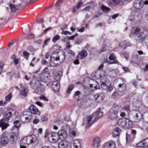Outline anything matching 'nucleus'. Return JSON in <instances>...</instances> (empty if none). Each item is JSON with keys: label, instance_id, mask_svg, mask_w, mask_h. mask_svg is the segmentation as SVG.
<instances>
[{"label": "nucleus", "instance_id": "nucleus-54", "mask_svg": "<svg viewBox=\"0 0 148 148\" xmlns=\"http://www.w3.org/2000/svg\"><path fill=\"white\" fill-rule=\"evenodd\" d=\"M67 25L66 24L64 25L63 26L61 27V29L63 31L64 29H67Z\"/></svg>", "mask_w": 148, "mask_h": 148}, {"label": "nucleus", "instance_id": "nucleus-28", "mask_svg": "<svg viewBox=\"0 0 148 148\" xmlns=\"http://www.w3.org/2000/svg\"><path fill=\"white\" fill-rule=\"evenodd\" d=\"M18 136V133L15 134L13 133L10 136V137L13 141H15L19 138Z\"/></svg>", "mask_w": 148, "mask_h": 148}, {"label": "nucleus", "instance_id": "nucleus-63", "mask_svg": "<svg viewBox=\"0 0 148 148\" xmlns=\"http://www.w3.org/2000/svg\"><path fill=\"white\" fill-rule=\"evenodd\" d=\"M68 40L69 39L67 37L63 39L62 40V41L63 42H67L68 41Z\"/></svg>", "mask_w": 148, "mask_h": 148}, {"label": "nucleus", "instance_id": "nucleus-40", "mask_svg": "<svg viewBox=\"0 0 148 148\" xmlns=\"http://www.w3.org/2000/svg\"><path fill=\"white\" fill-rule=\"evenodd\" d=\"M136 146L138 147H145L144 140L141 141L136 144Z\"/></svg>", "mask_w": 148, "mask_h": 148}, {"label": "nucleus", "instance_id": "nucleus-33", "mask_svg": "<svg viewBox=\"0 0 148 148\" xmlns=\"http://www.w3.org/2000/svg\"><path fill=\"white\" fill-rule=\"evenodd\" d=\"M119 3V0H109L110 4L111 5H115L118 4Z\"/></svg>", "mask_w": 148, "mask_h": 148}, {"label": "nucleus", "instance_id": "nucleus-2", "mask_svg": "<svg viewBox=\"0 0 148 148\" xmlns=\"http://www.w3.org/2000/svg\"><path fill=\"white\" fill-rule=\"evenodd\" d=\"M122 108L120 105H115L110 111L108 115L109 118L112 120H116L118 117V114Z\"/></svg>", "mask_w": 148, "mask_h": 148}, {"label": "nucleus", "instance_id": "nucleus-1", "mask_svg": "<svg viewBox=\"0 0 148 148\" xmlns=\"http://www.w3.org/2000/svg\"><path fill=\"white\" fill-rule=\"evenodd\" d=\"M65 58L64 53L59 55L57 52L53 51L50 57L49 64L53 67L58 66L62 63Z\"/></svg>", "mask_w": 148, "mask_h": 148}, {"label": "nucleus", "instance_id": "nucleus-61", "mask_svg": "<svg viewBox=\"0 0 148 148\" xmlns=\"http://www.w3.org/2000/svg\"><path fill=\"white\" fill-rule=\"evenodd\" d=\"M80 92L79 91H76L75 93L73 94V97H74L75 96H78L80 93Z\"/></svg>", "mask_w": 148, "mask_h": 148}, {"label": "nucleus", "instance_id": "nucleus-35", "mask_svg": "<svg viewBox=\"0 0 148 148\" xmlns=\"http://www.w3.org/2000/svg\"><path fill=\"white\" fill-rule=\"evenodd\" d=\"M134 105L136 108H139L141 105V102L138 100H136L134 103Z\"/></svg>", "mask_w": 148, "mask_h": 148}, {"label": "nucleus", "instance_id": "nucleus-56", "mask_svg": "<svg viewBox=\"0 0 148 148\" xmlns=\"http://www.w3.org/2000/svg\"><path fill=\"white\" fill-rule=\"evenodd\" d=\"M47 118L45 116H43L40 119V121L42 122H45L47 121Z\"/></svg>", "mask_w": 148, "mask_h": 148}, {"label": "nucleus", "instance_id": "nucleus-32", "mask_svg": "<svg viewBox=\"0 0 148 148\" xmlns=\"http://www.w3.org/2000/svg\"><path fill=\"white\" fill-rule=\"evenodd\" d=\"M12 97V95L11 93H9L8 95L6 96L5 101L4 102V104H6L7 103V101L10 100Z\"/></svg>", "mask_w": 148, "mask_h": 148}, {"label": "nucleus", "instance_id": "nucleus-31", "mask_svg": "<svg viewBox=\"0 0 148 148\" xmlns=\"http://www.w3.org/2000/svg\"><path fill=\"white\" fill-rule=\"evenodd\" d=\"M118 90L119 92L124 91L126 89V86L125 84H119V85Z\"/></svg>", "mask_w": 148, "mask_h": 148}, {"label": "nucleus", "instance_id": "nucleus-46", "mask_svg": "<svg viewBox=\"0 0 148 148\" xmlns=\"http://www.w3.org/2000/svg\"><path fill=\"white\" fill-rule=\"evenodd\" d=\"M61 34L62 35H67L68 34H69L70 35H71V33L69 32L68 31L63 30L61 32Z\"/></svg>", "mask_w": 148, "mask_h": 148}, {"label": "nucleus", "instance_id": "nucleus-43", "mask_svg": "<svg viewBox=\"0 0 148 148\" xmlns=\"http://www.w3.org/2000/svg\"><path fill=\"white\" fill-rule=\"evenodd\" d=\"M101 9L104 12H108L110 10V9L109 8L104 5L101 6Z\"/></svg>", "mask_w": 148, "mask_h": 148}, {"label": "nucleus", "instance_id": "nucleus-16", "mask_svg": "<svg viewBox=\"0 0 148 148\" xmlns=\"http://www.w3.org/2000/svg\"><path fill=\"white\" fill-rule=\"evenodd\" d=\"M95 98L96 101L98 103L101 102L104 99L103 95L101 93H99L95 95Z\"/></svg>", "mask_w": 148, "mask_h": 148}, {"label": "nucleus", "instance_id": "nucleus-13", "mask_svg": "<svg viewBox=\"0 0 148 148\" xmlns=\"http://www.w3.org/2000/svg\"><path fill=\"white\" fill-rule=\"evenodd\" d=\"M101 141L100 138L98 137H95L92 140L93 147L95 148H98L100 146Z\"/></svg>", "mask_w": 148, "mask_h": 148}, {"label": "nucleus", "instance_id": "nucleus-47", "mask_svg": "<svg viewBox=\"0 0 148 148\" xmlns=\"http://www.w3.org/2000/svg\"><path fill=\"white\" fill-rule=\"evenodd\" d=\"M39 98L41 100H43L45 101H48V99H47L44 95H41L39 97Z\"/></svg>", "mask_w": 148, "mask_h": 148}, {"label": "nucleus", "instance_id": "nucleus-58", "mask_svg": "<svg viewBox=\"0 0 148 148\" xmlns=\"http://www.w3.org/2000/svg\"><path fill=\"white\" fill-rule=\"evenodd\" d=\"M36 104L38 106L41 107H43V105L40 102L38 101H37L36 103Z\"/></svg>", "mask_w": 148, "mask_h": 148}, {"label": "nucleus", "instance_id": "nucleus-53", "mask_svg": "<svg viewBox=\"0 0 148 148\" xmlns=\"http://www.w3.org/2000/svg\"><path fill=\"white\" fill-rule=\"evenodd\" d=\"M144 142L145 147H148V138L144 140Z\"/></svg>", "mask_w": 148, "mask_h": 148}, {"label": "nucleus", "instance_id": "nucleus-36", "mask_svg": "<svg viewBox=\"0 0 148 148\" xmlns=\"http://www.w3.org/2000/svg\"><path fill=\"white\" fill-rule=\"evenodd\" d=\"M23 55L25 58L27 60H28V58L30 55V53L26 51H24L23 52Z\"/></svg>", "mask_w": 148, "mask_h": 148}, {"label": "nucleus", "instance_id": "nucleus-15", "mask_svg": "<svg viewBox=\"0 0 148 148\" xmlns=\"http://www.w3.org/2000/svg\"><path fill=\"white\" fill-rule=\"evenodd\" d=\"M134 6L136 9H141L143 7V2L140 0H136L134 2Z\"/></svg>", "mask_w": 148, "mask_h": 148}, {"label": "nucleus", "instance_id": "nucleus-45", "mask_svg": "<svg viewBox=\"0 0 148 148\" xmlns=\"http://www.w3.org/2000/svg\"><path fill=\"white\" fill-rule=\"evenodd\" d=\"M4 66V63L2 62L0 63V75H1Z\"/></svg>", "mask_w": 148, "mask_h": 148}, {"label": "nucleus", "instance_id": "nucleus-62", "mask_svg": "<svg viewBox=\"0 0 148 148\" xmlns=\"http://www.w3.org/2000/svg\"><path fill=\"white\" fill-rule=\"evenodd\" d=\"M119 15V14L117 13L115 14L114 15H113L112 16V18L113 19H115Z\"/></svg>", "mask_w": 148, "mask_h": 148}, {"label": "nucleus", "instance_id": "nucleus-25", "mask_svg": "<svg viewBox=\"0 0 148 148\" xmlns=\"http://www.w3.org/2000/svg\"><path fill=\"white\" fill-rule=\"evenodd\" d=\"M74 148H81V143L80 141L77 140H75L73 143Z\"/></svg>", "mask_w": 148, "mask_h": 148}, {"label": "nucleus", "instance_id": "nucleus-10", "mask_svg": "<svg viewBox=\"0 0 148 148\" xmlns=\"http://www.w3.org/2000/svg\"><path fill=\"white\" fill-rule=\"evenodd\" d=\"M59 138V137L58 134L53 132L51 134V136H49V139L51 143H55L58 141Z\"/></svg>", "mask_w": 148, "mask_h": 148}, {"label": "nucleus", "instance_id": "nucleus-21", "mask_svg": "<svg viewBox=\"0 0 148 148\" xmlns=\"http://www.w3.org/2000/svg\"><path fill=\"white\" fill-rule=\"evenodd\" d=\"M69 145V143L66 140H64L60 142L58 145L59 148H64L67 147Z\"/></svg>", "mask_w": 148, "mask_h": 148}, {"label": "nucleus", "instance_id": "nucleus-37", "mask_svg": "<svg viewBox=\"0 0 148 148\" xmlns=\"http://www.w3.org/2000/svg\"><path fill=\"white\" fill-rule=\"evenodd\" d=\"M74 88L73 85L72 84L69 85L67 89L66 90V93L68 94H70L71 91Z\"/></svg>", "mask_w": 148, "mask_h": 148}, {"label": "nucleus", "instance_id": "nucleus-20", "mask_svg": "<svg viewBox=\"0 0 148 148\" xmlns=\"http://www.w3.org/2000/svg\"><path fill=\"white\" fill-rule=\"evenodd\" d=\"M87 53L85 50H83L77 56V58L82 59L85 58L87 56Z\"/></svg>", "mask_w": 148, "mask_h": 148}, {"label": "nucleus", "instance_id": "nucleus-26", "mask_svg": "<svg viewBox=\"0 0 148 148\" xmlns=\"http://www.w3.org/2000/svg\"><path fill=\"white\" fill-rule=\"evenodd\" d=\"M121 131V130L118 127L115 128L113 131L112 133L114 137L119 136Z\"/></svg>", "mask_w": 148, "mask_h": 148}, {"label": "nucleus", "instance_id": "nucleus-39", "mask_svg": "<svg viewBox=\"0 0 148 148\" xmlns=\"http://www.w3.org/2000/svg\"><path fill=\"white\" fill-rule=\"evenodd\" d=\"M9 6L11 11L13 12H15L17 9V6H16L14 4H10Z\"/></svg>", "mask_w": 148, "mask_h": 148}, {"label": "nucleus", "instance_id": "nucleus-4", "mask_svg": "<svg viewBox=\"0 0 148 148\" xmlns=\"http://www.w3.org/2000/svg\"><path fill=\"white\" fill-rule=\"evenodd\" d=\"M32 116V114L30 112L25 111L20 114V119L22 123H27L29 122Z\"/></svg>", "mask_w": 148, "mask_h": 148}, {"label": "nucleus", "instance_id": "nucleus-14", "mask_svg": "<svg viewBox=\"0 0 148 148\" xmlns=\"http://www.w3.org/2000/svg\"><path fill=\"white\" fill-rule=\"evenodd\" d=\"M59 138L60 139H65L67 137V133L66 130L61 129L58 132Z\"/></svg>", "mask_w": 148, "mask_h": 148}, {"label": "nucleus", "instance_id": "nucleus-57", "mask_svg": "<svg viewBox=\"0 0 148 148\" xmlns=\"http://www.w3.org/2000/svg\"><path fill=\"white\" fill-rule=\"evenodd\" d=\"M40 121V120L37 118H35L33 121V123L34 124H37Z\"/></svg>", "mask_w": 148, "mask_h": 148}, {"label": "nucleus", "instance_id": "nucleus-48", "mask_svg": "<svg viewBox=\"0 0 148 148\" xmlns=\"http://www.w3.org/2000/svg\"><path fill=\"white\" fill-rule=\"evenodd\" d=\"M131 140V138L130 135L127 134H126V140L127 142H129Z\"/></svg>", "mask_w": 148, "mask_h": 148}, {"label": "nucleus", "instance_id": "nucleus-51", "mask_svg": "<svg viewBox=\"0 0 148 148\" xmlns=\"http://www.w3.org/2000/svg\"><path fill=\"white\" fill-rule=\"evenodd\" d=\"M91 9V7L90 6H86L84 10L85 11H88Z\"/></svg>", "mask_w": 148, "mask_h": 148}, {"label": "nucleus", "instance_id": "nucleus-44", "mask_svg": "<svg viewBox=\"0 0 148 148\" xmlns=\"http://www.w3.org/2000/svg\"><path fill=\"white\" fill-rule=\"evenodd\" d=\"M60 38L59 35H57L55 36L52 39V41L53 42H55L58 40Z\"/></svg>", "mask_w": 148, "mask_h": 148}, {"label": "nucleus", "instance_id": "nucleus-38", "mask_svg": "<svg viewBox=\"0 0 148 148\" xmlns=\"http://www.w3.org/2000/svg\"><path fill=\"white\" fill-rule=\"evenodd\" d=\"M122 108H123L122 109H123L128 114H129L130 112V106L129 105L125 106L123 108L122 107Z\"/></svg>", "mask_w": 148, "mask_h": 148}, {"label": "nucleus", "instance_id": "nucleus-17", "mask_svg": "<svg viewBox=\"0 0 148 148\" xmlns=\"http://www.w3.org/2000/svg\"><path fill=\"white\" fill-rule=\"evenodd\" d=\"M29 109L31 111L30 113L34 114H37L39 115L40 114V112L39 111L35 106L33 105H31L29 107Z\"/></svg>", "mask_w": 148, "mask_h": 148}, {"label": "nucleus", "instance_id": "nucleus-7", "mask_svg": "<svg viewBox=\"0 0 148 148\" xmlns=\"http://www.w3.org/2000/svg\"><path fill=\"white\" fill-rule=\"evenodd\" d=\"M9 135L7 132H5L1 135V145H5L8 144L9 140Z\"/></svg>", "mask_w": 148, "mask_h": 148}, {"label": "nucleus", "instance_id": "nucleus-49", "mask_svg": "<svg viewBox=\"0 0 148 148\" xmlns=\"http://www.w3.org/2000/svg\"><path fill=\"white\" fill-rule=\"evenodd\" d=\"M70 135L71 136L75 137L76 136V132L74 131H71L69 132Z\"/></svg>", "mask_w": 148, "mask_h": 148}, {"label": "nucleus", "instance_id": "nucleus-3", "mask_svg": "<svg viewBox=\"0 0 148 148\" xmlns=\"http://www.w3.org/2000/svg\"><path fill=\"white\" fill-rule=\"evenodd\" d=\"M130 116L132 118L133 121L135 123L138 122L143 119L142 114L138 110H132L130 113Z\"/></svg>", "mask_w": 148, "mask_h": 148}, {"label": "nucleus", "instance_id": "nucleus-64", "mask_svg": "<svg viewBox=\"0 0 148 148\" xmlns=\"http://www.w3.org/2000/svg\"><path fill=\"white\" fill-rule=\"evenodd\" d=\"M122 69L125 72H128L129 71V70L127 67H123Z\"/></svg>", "mask_w": 148, "mask_h": 148}, {"label": "nucleus", "instance_id": "nucleus-8", "mask_svg": "<svg viewBox=\"0 0 148 148\" xmlns=\"http://www.w3.org/2000/svg\"><path fill=\"white\" fill-rule=\"evenodd\" d=\"M95 114H92L87 116L86 118V120L84 121V124H86L87 127H89L95 121V120H92L94 117Z\"/></svg>", "mask_w": 148, "mask_h": 148}, {"label": "nucleus", "instance_id": "nucleus-18", "mask_svg": "<svg viewBox=\"0 0 148 148\" xmlns=\"http://www.w3.org/2000/svg\"><path fill=\"white\" fill-rule=\"evenodd\" d=\"M52 88L55 91L58 92L60 88V83L58 81H54L52 85Z\"/></svg>", "mask_w": 148, "mask_h": 148}, {"label": "nucleus", "instance_id": "nucleus-11", "mask_svg": "<svg viewBox=\"0 0 148 148\" xmlns=\"http://www.w3.org/2000/svg\"><path fill=\"white\" fill-rule=\"evenodd\" d=\"M18 114L17 111L14 110H12L5 113L4 115L6 119H8L12 116H16Z\"/></svg>", "mask_w": 148, "mask_h": 148}, {"label": "nucleus", "instance_id": "nucleus-24", "mask_svg": "<svg viewBox=\"0 0 148 148\" xmlns=\"http://www.w3.org/2000/svg\"><path fill=\"white\" fill-rule=\"evenodd\" d=\"M29 91L28 88L24 87L20 91V94L24 97H26Z\"/></svg>", "mask_w": 148, "mask_h": 148}, {"label": "nucleus", "instance_id": "nucleus-27", "mask_svg": "<svg viewBox=\"0 0 148 148\" xmlns=\"http://www.w3.org/2000/svg\"><path fill=\"white\" fill-rule=\"evenodd\" d=\"M109 59L110 60H113L109 64H116L118 63L117 60H116V58L113 54H111L110 56Z\"/></svg>", "mask_w": 148, "mask_h": 148}, {"label": "nucleus", "instance_id": "nucleus-34", "mask_svg": "<svg viewBox=\"0 0 148 148\" xmlns=\"http://www.w3.org/2000/svg\"><path fill=\"white\" fill-rule=\"evenodd\" d=\"M93 114H95L94 115V116L96 115V118H95L94 119L96 120V119L100 118L103 115L102 113L100 111L97 112Z\"/></svg>", "mask_w": 148, "mask_h": 148}, {"label": "nucleus", "instance_id": "nucleus-41", "mask_svg": "<svg viewBox=\"0 0 148 148\" xmlns=\"http://www.w3.org/2000/svg\"><path fill=\"white\" fill-rule=\"evenodd\" d=\"M21 144V145H28L27 144V141L26 137L22 139L20 141Z\"/></svg>", "mask_w": 148, "mask_h": 148}, {"label": "nucleus", "instance_id": "nucleus-5", "mask_svg": "<svg viewBox=\"0 0 148 148\" xmlns=\"http://www.w3.org/2000/svg\"><path fill=\"white\" fill-rule=\"evenodd\" d=\"M118 125L124 129L131 128L132 126V123L128 119L123 118L119 120Z\"/></svg>", "mask_w": 148, "mask_h": 148}, {"label": "nucleus", "instance_id": "nucleus-29", "mask_svg": "<svg viewBox=\"0 0 148 148\" xmlns=\"http://www.w3.org/2000/svg\"><path fill=\"white\" fill-rule=\"evenodd\" d=\"M62 72L61 71H58L57 72L55 75V78L56 81H58L60 79L62 75Z\"/></svg>", "mask_w": 148, "mask_h": 148}, {"label": "nucleus", "instance_id": "nucleus-55", "mask_svg": "<svg viewBox=\"0 0 148 148\" xmlns=\"http://www.w3.org/2000/svg\"><path fill=\"white\" fill-rule=\"evenodd\" d=\"M119 94L118 92H114L113 93L112 96L116 98L119 96Z\"/></svg>", "mask_w": 148, "mask_h": 148}, {"label": "nucleus", "instance_id": "nucleus-30", "mask_svg": "<svg viewBox=\"0 0 148 148\" xmlns=\"http://www.w3.org/2000/svg\"><path fill=\"white\" fill-rule=\"evenodd\" d=\"M82 4V2H79L76 5V6H74L73 10V12L75 13L77 11L79 8Z\"/></svg>", "mask_w": 148, "mask_h": 148}, {"label": "nucleus", "instance_id": "nucleus-22", "mask_svg": "<svg viewBox=\"0 0 148 148\" xmlns=\"http://www.w3.org/2000/svg\"><path fill=\"white\" fill-rule=\"evenodd\" d=\"M9 125L8 123L4 121L3 119L0 120V127L2 130H5Z\"/></svg>", "mask_w": 148, "mask_h": 148}, {"label": "nucleus", "instance_id": "nucleus-50", "mask_svg": "<svg viewBox=\"0 0 148 148\" xmlns=\"http://www.w3.org/2000/svg\"><path fill=\"white\" fill-rule=\"evenodd\" d=\"M41 63L42 64L47 65L48 64V62L44 58L42 59Z\"/></svg>", "mask_w": 148, "mask_h": 148}, {"label": "nucleus", "instance_id": "nucleus-19", "mask_svg": "<svg viewBox=\"0 0 148 148\" xmlns=\"http://www.w3.org/2000/svg\"><path fill=\"white\" fill-rule=\"evenodd\" d=\"M115 144L112 141L106 143L103 145V148H115Z\"/></svg>", "mask_w": 148, "mask_h": 148}, {"label": "nucleus", "instance_id": "nucleus-52", "mask_svg": "<svg viewBox=\"0 0 148 148\" xmlns=\"http://www.w3.org/2000/svg\"><path fill=\"white\" fill-rule=\"evenodd\" d=\"M62 1L61 0L58 1L55 4V5L56 6H59L62 3Z\"/></svg>", "mask_w": 148, "mask_h": 148}, {"label": "nucleus", "instance_id": "nucleus-12", "mask_svg": "<svg viewBox=\"0 0 148 148\" xmlns=\"http://www.w3.org/2000/svg\"><path fill=\"white\" fill-rule=\"evenodd\" d=\"M26 137L27 141V144L28 145L34 143L36 141L37 139L36 136L34 135L28 136Z\"/></svg>", "mask_w": 148, "mask_h": 148}, {"label": "nucleus", "instance_id": "nucleus-9", "mask_svg": "<svg viewBox=\"0 0 148 148\" xmlns=\"http://www.w3.org/2000/svg\"><path fill=\"white\" fill-rule=\"evenodd\" d=\"M130 17L131 20H134L136 21H139L141 19V16L140 14L136 10L132 12Z\"/></svg>", "mask_w": 148, "mask_h": 148}, {"label": "nucleus", "instance_id": "nucleus-60", "mask_svg": "<svg viewBox=\"0 0 148 148\" xmlns=\"http://www.w3.org/2000/svg\"><path fill=\"white\" fill-rule=\"evenodd\" d=\"M132 85L134 86L135 87H136L137 85L136 82L135 80H133L132 82Z\"/></svg>", "mask_w": 148, "mask_h": 148}, {"label": "nucleus", "instance_id": "nucleus-42", "mask_svg": "<svg viewBox=\"0 0 148 148\" xmlns=\"http://www.w3.org/2000/svg\"><path fill=\"white\" fill-rule=\"evenodd\" d=\"M140 29L138 27H136L134 31H132V34H137L140 31Z\"/></svg>", "mask_w": 148, "mask_h": 148}, {"label": "nucleus", "instance_id": "nucleus-6", "mask_svg": "<svg viewBox=\"0 0 148 148\" xmlns=\"http://www.w3.org/2000/svg\"><path fill=\"white\" fill-rule=\"evenodd\" d=\"M101 87L104 90H107L108 91L112 90L113 87L110 86L109 82L106 79L103 78L101 80Z\"/></svg>", "mask_w": 148, "mask_h": 148}, {"label": "nucleus", "instance_id": "nucleus-23", "mask_svg": "<svg viewBox=\"0 0 148 148\" xmlns=\"http://www.w3.org/2000/svg\"><path fill=\"white\" fill-rule=\"evenodd\" d=\"M9 125L8 123L4 121L3 119L0 120V127L2 130H5Z\"/></svg>", "mask_w": 148, "mask_h": 148}, {"label": "nucleus", "instance_id": "nucleus-59", "mask_svg": "<svg viewBox=\"0 0 148 148\" xmlns=\"http://www.w3.org/2000/svg\"><path fill=\"white\" fill-rule=\"evenodd\" d=\"M36 22L38 23H43V20L42 19L40 18L37 20Z\"/></svg>", "mask_w": 148, "mask_h": 148}]
</instances>
